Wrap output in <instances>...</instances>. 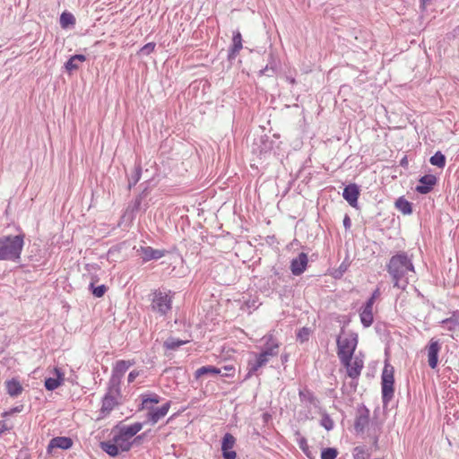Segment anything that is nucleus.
<instances>
[{
  "label": "nucleus",
  "mask_w": 459,
  "mask_h": 459,
  "mask_svg": "<svg viewBox=\"0 0 459 459\" xmlns=\"http://www.w3.org/2000/svg\"><path fill=\"white\" fill-rule=\"evenodd\" d=\"M337 355L342 365H349L358 343V335L351 334V338L337 337Z\"/></svg>",
  "instance_id": "4"
},
{
  "label": "nucleus",
  "mask_w": 459,
  "mask_h": 459,
  "mask_svg": "<svg viewBox=\"0 0 459 459\" xmlns=\"http://www.w3.org/2000/svg\"><path fill=\"white\" fill-rule=\"evenodd\" d=\"M223 377H233L235 375V367L233 365H226L221 368V374Z\"/></svg>",
  "instance_id": "39"
},
{
  "label": "nucleus",
  "mask_w": 459,
  "mask_h": 459,
  "mask_svg": "<svg viewBox=\"0 0 459 459\" xmlns=\"http://www.w3.org/2000/svg\"><path fill=\"white\" fill-rule=\"evenodd\" d=\"M264 340V347L261 352L264 354L268 359L276 357L279 353L280 342L272 334L265 335Z\"/></svg>",
  "instance_id": "10"
},
{
  "label": "nucleus",
  "mask_w": 459,
  "mask_h": 459,
  "mask_svg": "<svg viewBox=\"0 0 459 459\" xmlns=\"http://www.w3.org/2000/svg\"><path fill=\"white\" fill-rule=\"evenodd\" d=\"M73 439L68 437H53L47 447L48 454H52L53 449L60 448L63 450H67L73 446Z\"/></svg>",
  "instance_id": "14"
},
{
  "label": "nucleus",
  "mask_w": 459,
  "mask_h": 459,
  "mask_svg": "<svg viewBox=\"0 0 459 459\" xmlns=\"http://www.w3.org/2000/svg\"><path fill=\"white\" fill-rule=\"evenodd\" d=\"M134 365V360H125L120 359L116 361L113 366L111 377L108 381V385L120 387L121 380L125 373L129 369L130 367Z\"/></svg>",
  "instance_id": "7"
},
{
  "label": "nucleus",
  "mask_w": 459,
  "mask_h": 459,
  "mask_svg": "<svg viewBox=\"0 0 459 459\" xmlns=\"http://www.w3.org/2000/svg\"><path fill=\"white\" fill-rule=\"evenodd\" d=\"M343 226L345 230H349L351 226V221L349 215H345L343 218Z\"/></svg>",
  "instance_id": "46"
},
{
  "label": "nucleus",
  "mask_w": 459,
  "mask_h": 459,
  "mask_svg": "<svg viewBox=\"0 0 459 459\" xmlns=\"http://www.w3.org/2000/svg\"><path fill=\"white\" fill-rule=\"evenodd\" d=\"M430 163L437 168L443 169L446 166V157L441 152H437L429 160Z\"/></svg>",
  "instance_id": "35"
},
{
  "label": "nucleus",
  "mask_w": 459,
  "mask_h": 459,
  "mask_svg": "<svg viewBox=\"0 0 459 459\" xmlns=\"http://www.w3.org/2000/svg\"><path fill=\"white\" fill-rule=\"evenodd\" d=\"M90 290H91L92 294L96 298H101L105 295L106 291L108 290V288L106 285L101 284L98 287L94 286L93 282L90 283Z\"/></svg>",
  "instance_id": "36"
},
{
  "label": "nucleus",
  "mask_w": 459,
  "mask_h": 459,
  "mask_svg": "<svg viewBox=\"0 0 459 459\" xmlns=\"http://www.w3.org/2000/svg\"><path fill=\"white\" fill-rule=\"evenodd\" d=\"M369 421V411L367 408H363L359 411V414L356 417L354 428L357 432H363L365 428L368 426Z\"/></svg>",
  "instance_id": "23"
},
{
  "label": "nucleus",
  "mask_w": 459,
  "mask_h": 459,
  "mask_svg": "<svg viewBox=\"0 0 459 459\" xmlns=\"http://www.w3.org/2000/svg\"><path fill=\"white\" fill-rule=\"evenodd\" d=\"M437 182V178L436 176L432 174L424 175L420 178L419 184L415 190L421 195L429 194L433 189Z\"/></svg>",
  "instance_id": "9"
},
{
  "label": "nucleus",
  "mask_w": 459,
  "mask_h": 459,
  "mask_svg": "<svg viewBox=\"0 0 459 459\" xmlns=\"http://www.w3.org/2000/svg\"><path fill=\"white\" fill-rule=\"evenodd\" d=\"M394 367L385 363L381 376L382 402L384 405H386L394 398Z\"/></svg>",
  "instance_id": "5"
},
{
  "label": "nucleus",
  "mask_w": 459,
  "mask_h": 459,
  "mask_svg": "<svg viewBox=\"0 0 459 459\" xmlns=\"http://www.w3.org/2000/svg\"><path fill=\"white\" fill-rule=\"evenodd\" d=\"M276 73V70H274L273 68H272V66H269V65H265L264 68L261 69L259 74L260 75H265V76H273Z\"/></svg>",
  "instance_id": "44"
},
{
  "label": "nucleus",
  "mask_w": 459,
  "mask_h": 459,
  "mask_svg": "<svg viewBox=\"0 0 459 459\" xmlns=\"http://www.w3.org/2000/svg\"><path fill=\"white\" fill-rule=\"evenodd\" d=\"M186 343V341H181L179 339H176L174 337L168 338L165 342L163 346L167 350H172L175 351L178 348H179L181 345Z\"/></svg>",
  "instance_id": "34"
},
{
  "label": "nucleus",
  "mask_w": 459,
  "mask_h": 459,
  "mask_svg": "<svg viewBox=\"0 0 459 459\" xmlns=\"http://www.w3.org/2000/svg\"><path fill=\"white\" fill-rule=\"evenodd\" d=\"M5 388L7 394L12 397H17L23 391V387L20 381L15 378L5 381Z\"/></svg>",
  "instance_id": "25"
},
{
  "label": "nucleus",
  "mask_w": 459,
  "mask_h": 459,
  "mask_svg": "<svg viewBox=\"0 0 459 459\" xmlns=\"http://www.w3.org/2000/svg\"><path fill=\"white\" fill-rule=\"evenodd\" d=\"M100 448L110 456H117L119 454L118 446L113 441V438L108 441L100 442Z\"/></svg>",
  "instance_id": "28"
},
{
  "label": "nucleus",
  "mask_w": 459,
  "mask_h": 459,
  "mask_svg": "<svg viewBox=\"0 0 459 459\" xmlns=\"http://www.w3.org/2000/svg\"><path fill=\"white\" fill-rule=\"evenodd\" d=\"M156 44L154 42H149L145 44L143 48L140 49V54L143 56H149L151 53H152L155 49Z\"/></svg>",
  "instance_id": "41"
},
{
  "label": "nucleus",
  "mask_w": 459,
  "mask_h": 459,
  "mask_svg": "<svg viewBox=\"0 0 459 459\" xmlns=\"http://www.w3.org/2000/svg\"><path fill=\"white\" fill-rule=\"evenodd\" d=\"M173 296L171 290H154L149 295L151 310L160 316H166L172 309Z\"/></svg>",
  "instance_id": "3"
},
{
  "label": "nucleus",
  "mask_w": 459,
  "mask_h": 459,
  "mask_svg": "<svg viewBox=\"0 0 459 459\" xmlns=\"http://www.w3.org/2000/svg\"><path fill=\"white\" fill-rule=\"evenodd\" d=\"M121 397L120 387L113 385H108V391L102 398L101 408L100 413L102 417L108 415L116 406L119 404V399Z\"/></svg>",
  "instance_id": "6"
},
{
  "label": "nucleus",
  "mask_w": 459,
  "mask_h": 459,
  "mask_svg": "<svg viewBox=\"0 0 459 459\" xmlns=\"http://www.w3.org/2000/svg\"><path fill=\"white\" fill-rule=\"evenodd\" d=\"M219 374H221V368H217V367L209 365V366H204V367L197 368L195 371L194 376H195V379H199L200 377H202L203 376H205V375L216 376Z\"/></svg>",
  "instance_id": "26"
},
{
  "label": "nucleus",
  "mask_w": 459,
  "mask_h": 459,
  "mask_svg": "<svg viewBox=\"0 0 459 459\" xmlns=\"http://www.w3.org/2000/svg\"><path fill=\"white\" fill-rule=\"evenodd\" d=\"M254 359H250L247 361V374L246 378H249L254 375H256L259 368L264 367L269 359L263 354L260 353H253Z\"/></svg>",
  "instance_id": "8"
},
{
  "label": "nucleus",
  "mask_w": 459,
  "mask_h": 459,
  "mask_svg": "<svg viewBox=\"0 0 459 459\" xmlns=\"http://www.w3.org/2000/svg\"><path fill=\"white\" fill-rule=\"evenodd\" d=\"M385 267L392 278L394 287L401 290H405L409 284L410 278L415 273L411 257L403 251H400L393 255Z\"/></svg>",
  "instance_id": "1"
},
{
  "label": "nucleus",
  "mask_w": 459,
  "mask_h": 459,
  "mask_svg": "<svg viewBox=\"0 0 459 459\" xmlns=\"http://www.w3.org/2000/svg\"><path fill=\"white\" fill-rule=\"evenodd\" d=\"M75 24V18L71 13L64 12L60 16V25L65 29Z\"/></svg>",
  "instance_id": "33"
},
{
  "label": "nucleus",
  "mask_w": 459,
  "mask_h": 459,
  "mask_svg": "<svg viewBox=\"0 0 459 459\" xmlns=\"http://www.w3.org/2000/svg\"><path fill=\"white\" fill-rule=\"evenodd\" d=\"M343 366L347 368V375L350 377L356 379L359 377L361 370L364 367V364H363L362 359H360L359 358H355L353 362H351V360H350L349 365H343Z\"/></svg>",
  "instance_id": "22"
},
{
  "label": "nucleus",
  "mask_w": 459,
  "mask_h": 459,
  "mask_svg": "<svg viewBox=\"0 0 459 459\" xmlns=\"http://www.w3.org/2000/svg\"><path fill=\"white\" fill-rule=\"evenodd\" d=\"M375 302L367 300L359 310L360 322L364 327H369L374 322L373 305Z\"/></svg>",
  "instance_id": "12"
},
{
  "label": "nucleus",
  "mask_w": 459,
  "mask_h": 459,
  "mask_svg": "<svg viewBox=\"0 0 459 459\" xmlns=\"http://www.w3.org/2000/svg\"><path fill=\"white\" fill-rule=\"evenodd\" d=\"M441 346L438 341H435L431 339L428 347V362L429 366L435 369L437 366L438 362V353L440 351Z\"/></svg>",
  "instance_id": "16"
},
{
  "label": "nucleus",
  "mask_w": 459,
  "mask_h": 459,
  "mask_svg": "<svg viewBox=\"0 0 459 459\" xmlns=\"http://www.w3.org/2000/svg\"><path fill=\"white\" fill-rule=\"evenodd\" d=\"M338 455L336 448L327 447L322 450L321 459H335Z\"/></svg>",
  "instance_id": "37"
},
{
  "label": "nucleus",
  "mask_w": 459,
  "mask_h": 459,
  "mask_svg": "<svg viewBox=\"0 0 459 459\" xmlns=\"http://www.w3.org/2000/svg\"><path fill=\"white\" fill-rule=\"evenodd\" d=\"M24 245V234L8 235L0 238V261L17 262L21 258Z\"/></svg>",
  "instance_id": "2"
},
{
  "label": "nucleus",
  "mask_w": 459,
  "mask_h": 459,
  "mask_svg": "<svg viewBox=\"0 0 459 459\" xmlns=\"http://www.w3.org/2000/svg\"><path fill=\"white\" fill-rule=\"evenodd\" d=\"M380 294H381V293H380V289H379V288H377V289L373 291V293H372L371 297L368 299V300H371V301L375 302V301H376V299L380 296Z\"/></svg>",
  "instance_id": "47"
},
{
  "label": "nucleus",
  "mask_w": 459,
  "mask_h": 459,
  "mask_svg": "<svg viewBox=\"0 0 459 459\" xmlns=\"http://www.w3.org/2000/svg\"><path fill=\"white\" fill-rule=\"evenodd\" d=\"M359 195V188L356 184H350L343 189L342 196L348 204L356 208L358 205V198Z\"/></svg>",
  "instance_id": "17"
},
{
  "label": "nucleus",
  "mask_w": 459,
  "mask_h": 459,
  "mask_svg": "<svg viewBox=\"0 0 459 459\" xmlns=\"http://www.w3.org/2000/svg\"><path fill=\"white\" fill-rule=\"evenodd\" d=\"M143 429V423L135 422L129 426H123L119 428V431L123 433L124 436L129 437L130 439L136 435Z\"/></svg>",
  "instance_id": "27"
},
{
  "label": "nucleus",
  "mask_w": 459,
  "mask_h": 459,
  "mask_svg": "<svg viewBox=\"0 0 459 459\" xmlns=\"http://www.w3.org/2000/svg\"><path fill=\"white\" fill-rule=\"evenodd\" d=\"M431 0H420V7L424 10L426 5L429 4Z\"/></svg>",
  "instance_id": "49"
},
{
  "label": "nucleus",
  "mask_w": 459,
  "mask_h": 459,
  "mask_svg": "<svg viewBox=\"0 0 459 459\" xmlns=\"http://www.w3.org/2000/svg\"><path fill=\"white\" fill-rule=\"evenodd\" d=\"M281 359H282V361H283V360H286V359H287V356H282V357H281Z\"/></svg>",
  "instance_id": "51"
},
{
  "label": "nucleus",
  "mask_w": 459,
  "mask_h": 459,
  "mask_svg": "<svg viewBox=\"0 0 459 459\" xmlns=\"http://www.w3.org/2000/svg\"><path fill=\"white\" fill-rule=\"evenodd\" d=\"M170 408V402H167L159 408L151 407L148 410L147 420L152 424H156L160 419L165 417Z\"/></svg>",
  "instance_id": "11"
},
{
  "label": "nucleus",
  "mask_w": 459,
  "mask_h": 459,
  "mask_svg": "<svg viewBox=\"0 0 459 459\" xmlns=\"http://www.w3.org/2000/svg\"><path fill=\"white\" fill-rule=\"evenodd\" d=\"M235 437L230 434L226 433L222 438L221 443V450L222 455L224 459H235L237 456V453L232 450L235 445Z\"/></svg>",
  "instance_id": "13"
},
{
  "label": "nucleus",
  "mask_w": 459,
  "mask_h": 459,
  "mask_svg": "<svg viewBox=\"0 0 459 459\" xmlns=\"http://www.w3.org/2000/svg\"><path fill=\"white\" fill-rule=\"evenodd\" d=\"M267 65L272 66V68L274 70H277V58L273 51H270L268 54Z\"/></svg>",
  "instance_id": "43"
},
{
  "label": "nucleus",
  "mask_w": 459,
  "mask_h": 459,
  "mask_svg": "<svg viewBox=\"0 0 459 459\" xmlns=\"http://www.w3.org/2000/svg\"><path fill=\"white\" fill-rule=\"evenodd\" d=\"M56 377H48L45 380V387L48 391H54L59 387L64 382V373L58 368H54Z\"/></svg>",
  "instance_id": "20"
},
{
  "label": "nucleus",
  "mask_w": 459,
  "mask_h": 459,
  "mask_svg": "<svg viewBox=\"0 0 459 459\" xmlns=\"http://www.w3.org/2000/svg\"><path fill=\"white\" fill-rule=\"evenodd\" d=\"M143 262L158 260L165 255V250L154 249L152 247H141L138 250Z\"/></svg>",
  "instance_id": "18"
},
{
  "label": "nucleus",
  "mask_w": 459,
  "mask_h": 459,
  "mask_svg": "<svg viewBox=\"0 0 459 459\" xmlns=\"http://www.w3.org/2000/svg\"><path fill=\"white\" fill-rule=\"evenodd\" d=\"M299 399L302 403H307L311 405L316 406L318 403L317 398L315 396L312 391L309 389H302L299 392Z\"/></svg>",
  "instance_id": "31"
},
{
  "label": "nucleus",
  "mask_w": 459,
  "mask_h": 459,
  "mask_svg": "<svg viewBox=\"0 0 459 459\" xmlns=\"http://www.w3.org/2000/svg\"><path fill=\"white\" fill-rule=\"evenodd\" d=\"M242 36L241 33L238 30L233 33L232 37V45L229 48L228 51V60L232 61L236 58L239 51L242 49Z\"/></svg>",
  "instance_id": "19"
},
{
  "label": "nucleus",
  "mask_w": 459,
  "mask_h": 459,
  "mask_svg": "<svg viewBox=\"0 0 459 459\" xmlns=\"http://www.w3.org/2000/svg\"><path fill=\"white\" fill-rule=\"evenodd\" d=\"M310 335V330L307 327H303L299 329L297 339L300 341L301 342H307Z\"/></svg>",
  "instance_id": "40"
},
{
  "label": "nucleus",
  "mask_w": 459,
  "mask_h": 459,
  "mask_svg": "<svg viewBox=\"0 0 459 459\" xmlns=\"http://www.w3.org/2000/svg\"><path fill=\"white\" fill-rule=\"evenodd\" d=\"M142 398V409L146 410L150 409L152 406L151 403H159L160 401V397L157 394H141Z\"/></svg>",
  "instance_id": "30"
},
{
  "label": "nucleus",
  "mask_w": 459,
  "mask_h": 459,
  "mask_svg": "<svg viewBox=\"0 0 459 459\" xmlns=\"http://www.w3.org/2000/svg\"><path fill=\"white\" fill-rule=\"evenodd\" d=\"M320 425L322 427H324L326 430H331L333 429L334 424H333V420L331 419V417L328 415V414H324L322 419H321V421H320Z\"/></svg>",
  "instance_id": "38"
},
{
  "label": "nucleus",
  "mask_w": 459,
  "mask_h": 459,
  "mask_svg": "<svg viewBox=\"0 0 459 459\" xmlns=\"http://www.w3.org/2000/svg\"><path fill=\"white\" fill-rule=\"evenodd\" d=\"M142 176V166L141 163H135L134 172L128 178V189L130 190L134 186H135Z\"/></svg>",
  "instance_id": "32"
},
{
  "label": "nucleus",
  "mask_w": 459,
  "mask_h": 459,
  "mask_svg": "<svg viewBox=\"0 0 459 459\" xmlns=\"http://www.w3.org/2000/svg\"><path fill=\"white\" fill-rule=\"evenodd\" d=\"M86 60V56L82 54H76L72 56L65 63V68L68 73L78 70L80 64Z\"/></svg>",
  "instance_id": "24"
},
{
  "label": "nucleus",
  "mask_w": 459,
  "mask_h": 459,
  "mask_svg": "<svg viewBox=\"0 0 459 459\" xmlns=\"http://www.w3.org/2000/svg\"><path fill=\"white\" fill-rule=\"evenodd\" d=\"M395 207L404 215H409L412 213L411 203L406 200L403 196L399 197L395 201Z\"/></svg>",
  "instance_id": "29"
},
{
  "label": "nucleus",
  "mask_w": 459,
  "mask_h": 459,
  "mask_svg": "<svg viewBox=\"0 0 459 459\" xmlns=\"http://www.w3.org/2000/svg\"><path fill=\"white\" fill-rule=\"evenodd\" d=\"M140 375L139 371L137 370H133L131 371L129 374H128V377H127V382L128 384H131L133 383L135 378Z\"/></svg>",
  "instance_id": "45"
},
{
  "label": "nucleus",
  "mask_w": 459,
  "mask_h": 459,
  "mask_svg": "<svg viewBox=\"0 0 459 459\" xmlns=\"http://www.w3.org/2000/svg\"><path fill=\"white\" fill-rule=\"evenodd\" d=\"M307 255L306 253H300L296 258H293L290 262V271L292 274L299 276L304 273L307 265Z\"/></svg>",
  "instance_id": "15"
},
{
  "label": "nucleus",
  "mask_w": 459,
  "mask_h": 459,
  "mask_svg": "<svg viewBox=\"0 0 459 459\" xmlns=\"http://www.w3.org/2000/svg\"><path fill=\"white\" fill-rule=\"evenodd\" d=\"M113 441L118 446V450L122 452H127L131 449L132 442L131 439L123 435L119 430L112 432Z\"/></svg>",
  "instance_id": "21"
},
{
  "label": "nucleus",
  "mask_w": 459,
  "mask_h": 459,
  "mask_svg": "<svg viewBox=\"0 0 459 459\" xmlns=\"http://www.w3.org/2000/svg\"><path fill=\"white\" fill-rule=\"evenodd\" d=\"M7 429H8V428H7L6 424L4 423V421H0V434L4 433Z\"/></svg>",
  "instance_id": "48"
},
{
  "label": "nucleus",
  "mask_w": 459,
  "mask_h": 459,
  "mask_svg": "<svg viewBox=\"0 0 459 459\" xmlns=\"http://www.w3.org/2000/svg\"><path fill=\"white\" fill-rule=\"evenodd\" d=\"M142 195H139L134 201L132 203V204L129 206V209H131L132 212H138L141 209L142 204Z\"/></svg>",
  "instance_id": "42"
},
{
  "label": "nucleus",
  "mask_w": 459,
  "mask_h": 459,
  "mask_svg": "<svg viewBox=\"0 0 459 459\" xmlns=\"http://www.w3.org/2000/svg\"><path fill=\"white\" fill-rule=\"evenodd\" d=\"M247 306L248 307H254V308H256L257 307V305L255 304V301L253 300V301H247Z\"/></svg>",
  "instance_id": "50"
}]
</instances>
